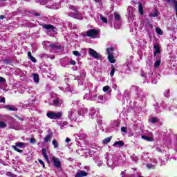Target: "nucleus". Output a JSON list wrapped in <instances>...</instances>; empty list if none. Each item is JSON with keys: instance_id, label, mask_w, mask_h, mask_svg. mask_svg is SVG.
I'll return each instance as SVG.
<instances>
[{"instance_id": "nucleus-12", "label": "nucleus", "mask_w": 177, "mask_h": 177, "mask_svg": "<svg viewBox=\"0 0 177 177\" xmlns=\"http://www.w3.org/2000/svg\"><path fill=\"white\" fill-rule=\"evenodd\" d=\"M157 159L153 158L150 160V162L147 165V168L148 169H155L156 167H157Z\"/></svg>"}, {"instance_id": "nucleus-44", "label": "nucleus", "mask_w": 177, "mask_h": 177, "mask_svg": "<svg viewBox=\"0 0 177 177\" xmlns=\"http://www.w3.org/2000/svg\"><path fill=\"white\" fill-rule=\"evenodd\" d=\"M160 64H161V61L160 59L157 60L155 63H154V68H157L158 67H160Z\"/></svg>"}, {"instance_id": "nucleus-18", "label": "nucleus", "mask_w": 177, "mask_h": 177, "mask_svg": "<svg viewBox=\"0 0 177 177\" xmlns=\"http://www.w3.org/2000/svg\"><path fill=\"white\" fill-rule=\"evenodd\" d=\"M77 112L79 113V115L80 117V119L82 120V118L84 117V115H85V114H86L88 113V109L83 107V108H80Z\"/></svg>"}, {"instance_id": "nucleus-64", "label": "nucleus", "mask_w": 177, "mask_h": 177, "mask_svg": "<svg viewBox=\"0 0 177 177\" xmlns=\"http://www.w3.org/2000/svg\"><path fill=\"white\" fill-rule=\"evenodd\" d=\"M158 80L157 79H154V80H153L152 81H151V82L153 83V84H157V82H158Z\"/></svg>"}, {"instance_id": "nucleus-59", "label": "nucleus", "mask_w": 177, "mask_h": 177, "mask_svg": "<svg viewBox=\"0 0 177 177\" xmlns=\"http://www.w3.org/2000/svg\"><path fill=\"white\" fill-rule=\"evenodd\" d=\"M0 103H5V97H0Z\"/></svg>"}, {"instance_id": "nucleus-50", "label": "nucleus", "mask_w": 177, "mask_h": 177, "mask_svg": "<svg viewBox=\"0 0 177 177\" xmlns=\"http://www.w3.org/2000/svg\"><path fill=\"white\" fill-rule=\"evenodd\" d=\"M113 127H118L120 125V122L115 120L112 123Z\"/></svg>"}, {"instance_id": "nucleus-46", "label": "nucleus", "mask_w": 177, "mask_h": 177, "mask_svg": "<svg viewBox=\"0 0 177 177\" xmlns=\"http://www.w3.org/2000/svg\"><path fill=\"white\" fill-rule=\"evenodd\" d=\"M85 72L84 71H80V80H84L85 78Z\"/></svg>"}, {"instance_id": "nucleus-30", "label": "nucleus", "mask_w": 177, "mask_h": 177, "mask_svg": "<svg viewBox=\"0 0 177 177\" xmlns=\"http://www.w3.org/2000/svg\"><path fill=\"white\" fill-rule=\"evenodd\" d=\"M122 177H135V175L131 174H127V170L121 172Z\"/></svg>"}, {"instance_id": "nucleus-25", "label": "nucleus", "mask_w": 177, "mask_h": 177, "mask_svg": "<svg viewBox=\"0 0 177 177\" xmlns=\"http://www.w3.org/2000/svg\"><path fill=\"white\" fill-rule=\"evenodd\" d=\"M16 147H19L20 149H25L27 146L26 142H17L15 143V145Z\"/></svg>"}, {"instance_id": "nucleus-9", "label": "nucleus", "mask_w": 177, "mask_h": 177, "mask_svg": "<svg viewBox=\"0 0 177 177\" xmlns=\"http://www.w3.org/2000/svg\"><path fill=\"white\" fill-rule=\"evenodd\" d=\"M114 19H115L114 28H115L116 30H118L120 29V27H121V16L120 15V14L115 12Z\"/></svg>"}, {"instance_id": "nucleus-34", "label": "nucleus", "mask_w": 177, "mask_h": 177, "mask_svg": "<svg viewBox=\"0 0 177 177\" xmlns=\"http://www.w3.org/2000/svg\"><path fill=\"white\" fill-rule=\"evenodd\" d=\"M33 80L38 84L39 82V75L37 73L33 74Z\"/></svg>"}, {"instance_id": "nucleus-61", "label": "nucleus", "mask_w": 177, "mask_h": 177, "mask_svg": "<svg viewBox=\"0 0 177 177\" xmlns=\"http://www.w3.org/2000/svg\"><path fill=\"white\" fill-rule=\"evenodd\" d=\"M155 110L157 113H161V111H160V106L155 107Z\"/></svg>"}, {"instance_id": "nucleus-14", "label": "nucleus", "mask_w": 177, "mask_h": 177, "mask_svg": "<svg viewBox=\"0 0 177 177\" xmlns=\"http://www.w3.org/2000/svg\"><path fill=\"white\" fill-rule=\"evenodd\" d=\"M51 160L55 168H60L62 167V162H60V159L56 158L55 156H53L51 158Z\"/></svg>"}, {"instance_id": "nucleus-13", "label": "nucleus", "mask_w": 177, "mask_h": 177, "mask_svg": "<svg viewBox=\"0 0 177 177\" xmlns=\"http://www.w3.org/2000/svg\"><path fill=\"white\" fill-rule=\"evenodd\" d=\"M49 46L52 53L59 52V50H62V46H60V45L56 44H51Z\"/></svg>"}, {"instance_id": "nucleus-51", "label": "nucleus", "mask_w": 177, "mask_h": 177, "mask_svg": "<svg viewBox=\"0 0 177 177\" xmlns=\"http://www.w3.org/2000/svg\"><path fill=\"white\" fill-rule=\"evenodd\" d=\"M73 54L75 56H77L78 57H80L81 56V53H80V52H78V51H73Z\"/></svg>"}, {"instance_id": "nucleus-22", "label": "nucleus", "mask_w": 177, "mask_h": 177, "mask_svg": "<svg viewBox=\"0 0 177 177\" xmlns=\"http://www.w3.org/2000/svg\"><path fill=\"white\" fill-rule=\"evenodd\" d=\"M63 104V100L57 98L53 100V106H55V107H60L62 104Z\"/></svg>"}, {"instance_id": "nucleus-40", "label": "nucleus", "mask_w": 177, "mask_h": 177, "mask_svg": "<svg viewBox=\"0 0 177 177\" xmlns=\"http://www.w3.org/2000/svg\"><path fill=\"white\" fill-rule=\"evenodd\" d=\"M6 127H8V123L4 121H0V128L5 129Z\"/></svg>"}, {"instance_id": "nucleus-26", "label": "nucleus", "mask_w": 177, "mask_h": 177, "mask_svg": "<svg viewBox=\"0 0 177 177\" xmlns=\"http://www.w3.org/2000/svg\"><path fill=\"white\" fill-rule=\"evenodd\" d=\"M124 141L121 140V141H117L115 142L113 144V147H122V146H124Z\"/></svg>"}, {"instance_id": "nucleus-7", "label": "nucleus", "mask_w": 177, "mask_h": 177, "mask_svg": "<svg viewBox=\"0 0 177 177\" xmlns=\"http://www.w3.org/2000/svg\"><path fill=\"white\" fill-rule=\"evenodd\" d=\"M133 12H135V8L133 7H129L127 9V18L128 21L130 23H132L133 20L135 19V14H133Z\"/></svg>"}, {"instance_id": "nucleus-45", "label": "nucleus", "mask_w": 177, "mask_h": 177, "mask_svg": "<svg viewBox=\"0 0 177 177\" xmlns=\"http://www.w3.org/2000/svg\"><path fill=\"white\" fill-rule=\"evenodd\" d=\"M12 147L14 150H15V151H17L18 153H23V150L17 148V147L13 145Z\"/></svg>"}, {"instance_id": "nucleus-2", "label": "nucleus", "mask_w": 177, "mask_h": 177, "mask_svg": "<svg viewBox=\"0 0 177 177\" xmlns=\"http://www.w3.org/2000/svg\"><path fill=\"white\" fill-rule=\"evenodd\" d=\"M68 117L71 121H77V122H80V121H81V116H80L78 111L74 109H71L68 111Z\"/></svg>"}, {"instance_id": "nucleus-38", "label": "nucleus", "mask_w": 177, "mask_h": 177, "mask_svg": "<svg viewBox=\"0 0 177 177\" xmlns=\"http://www.w3.org/2000/svg\"><path fill=\"white\" fill-rule=\"evenodd\" d=\"M142 139H144V140H147V142H152L153 138L151 137H149L147 136H142Z\"/></svg>"}, {"instance_id": "nucleus-39", "label": "nucleus", "mask_w": 177, "mask_h": 177, "mask_svg": "<svg viewBox=\"0 0 177 177\" xmlns=\"http://www.w3.org/2000/svg\"><path fill=\"white\" fill-rule=\"evenodd\" d=\"M108 59L110 63H115V59H114V56H113V55H108Z\"/></svg>"}, {"instance_id": "nucleus-54", "label": "nucleus", "mask_w": 177, "mask_h": 177, "mask_svg": "<svg viewBox=\"0 0 177 177\" xmlns=\"http://www.w3.org/2000/svg\"><path fill=\"white\" fill-rule=\"evenodd\" d=\"M5 82H6V80L2 77H0V84H5Z\"/></svg>"}, {"instance_id": "nucleus-11", "label": "nucleus", "mask_w": 177, "mask_h": 177, "mask_svg": "<svg viewBox=\"0 0 177 177\" xmlns=\"http://www.w3.org/2000/svg\"><path fill=\"white\" fill-rule=\"evenodd\" d=\"M87 37L93 38V39H95V38H97V37H99V30L96 29L88 30L87 31Z\"/></svg>"}, {"instance_id": "nucleus-37", "label": "nucleus", "mask_w": 177, "mask_h": 177, "mask_svg": "<svg viewBox=\"0 0 177 177\" xmlns=\"http://www.w3.org/2000/svg\"><path fill=\"white\" fill-rule=\"evenodd\" d=\"M113 52H114V48L113 47H109L106 48V53H108V56L110 55H113Z\"/></svg>"}, {"instance_id": "nucleus-57", "label": "nucleus", "mask_w": 177, "mask_h": 177, "mask_svg": "<svg viewBox=\"0 0 177 177\" xmlns=\"http://www.w3.org/2000/svg\"><path fill=\"white\" fill-rule=\"evenodd\" d=\"M38 161H39V164H41V165H42V167L44 168H45V163L43 162V160L41 159H39Z\"/></svg>"}, {"instance_id": "nucleus-41", "label": "nucleus", "mask_w": 177, "mask_h": 177, "mask_svg": "<svg viewBox=\"0 0 177 177\" xmlns=\"http://www.w3.org/2000/svg\"><path fill=\"white\" fill-rule=\"evenodd\" d=\"M138 10H139V13L142 15H143L144 12H143V6L142 5V3H140L138 5Z\"/></svg>"}, {"instance_id": "nucleus-42", "label": "nucleus", "mask_w": 177, "mask_h": 177, "mask_svg": "<svg viewBox=\"0 0 177 177\" xmlns=\"http://www.w3.org/2000/svg\"><path fill=\"white\" fill-rule=\"evenodd\" d=\"M52 144L53 146H54V149H57V147H59V142H57V140H53Z\"/></svg>"}, {"instance_id": "nucleus-8", "label": "nucleus", "mask_w": 177, "mask_h": 177, "mask_svg": "<svg viewBox=\"0 0 177 177\" xmlns=\"http://www.w3.org/2000/svg\"><path fill=\"white\" fill-rule=\"evenodd\" d=\"M99 111L100 109L99 108H95L92 107L90 109V112H89V117L91 118V120H95V118H97L99 117Z\"/></svg>"}, {"instance_id": "nucleus-43", "label": "nucleus", "mask_w": 177, "mask_h": 177, "mask_svg": "<svg viewBox=\"0 0 177 177\" xmlns=\"http://www.w3.org/2000/svg\"><path fill=\"white\" fill-rule=\"evenodd\" d=\"M100 19L102 21V23H105L107 24V18L103 17L102 15H100Z\"/></svg>"}, {"instance_id": "nucleus-63", "label": "nucleus", "mask_w": 177, "mask_h": 177, "mask_svg": "<svg viewBox=\"0 0 177 177\" xmlns=\"http://www.w3.org/2000/svg\"><path fill=\"white\" fill-rule=\"evenodd\" d=\"M70 64H71L72 66H75V64H76V62H75V61H74V60H71V61L70 62Z\"/></svg>"}, {"instance_id": "nucleus-31", "label": "nucleus", "mask_w": 177, "mask_h": 177, "mask_svg": "<svg viewBox=\"0 0 177 177\" xmlns=\"http://www.w3.org/2000/svg\"><path fill=\"white\" fill-rule=\"evenodd\" d=\"M158 121H160V120L158 118L152 117L149 119V122H151V124H156V122H158Z\"/></svg>"}, {"instance_id": "nucleus-17", "label": "nucleus", "mask_w": 177, "mask_h": 177, "mask_svg": "<svg viewBox=\"0 0 177 177\" xmlns=\"http://www.w3.org/2000/svg\"><path fill=\"white\" fill-rule=\"evenodd\" d=\"M94 102H97V103H104V102H106V97L103 95H98L95 94Z\"/></svg>"}, {"instance_id": "nucleus-23", "label": "nucleus", "mask_w": 177, "mask_h": 177, "mask_svg": "<svg viewBox=\"0 0 177 177\" xmlns=\"http://www.w3.org/2000/svg\"><path fill=\"white\" fill-rule=\"evenodd\" d=\"M137 96L139 100H141L142 102L146 100V93H145L143 91L138 93Z\"/></svg>"}, {"instance_id": "nucleus-35", "label": "nucleus", "mask_w": 177, "mask_h": 177, "mask_svg": "<svg viewBox=\"0 0 177 177\" xmlns=\"http://www.w3.org/2000/svg\"><path fill=\"white\" fill-rule=\"evenodd\" d=\"M50 139H52V134H48L44 138V143H48V142H50Z\"/></svg>"}, {"instance_id": "nucleus-60", "label": "nucleus", "mask_w": 177, "mask_h": 177, "mask_svg": "<svg viewBox=\"0 0 177 177\" xmlns=\"http://www.w3.org/2000/svg\"><path fill=\"white\" fill-rule=\"evenodd\" d=\"M81 35H82V37H88V32H82Z\"/></svg>"}, {"instance_id": "nucleus-58", "label": "nucleus", "mask_w": 177, "mask_h": 177, "mask_svg": "<svg viewBox=\"0 0 177 177\" xmlns=\"http://www.w3.org/2000/svg\"><path fill=\"white\" fill-rule=\"evenodd\" d=\"M121 131L122 132H124V133H127V132H128V130L126 129V127H124L121 128Z\"/></svg>"}, {"instance_id": "nucleus-24", "label": "nucleus", "mask_w": 177, "mask_h": 177, "mask_svg": "<svg viewBox=\"0 0 177 177\" xmlns=\"http://www.w3.org/2000/svg\"><path fill=\"white\" fill-rule=\"evenodd\" d=\"M84 176H88V173L85 171H79L77 173H76L75 177H84Z\"/></svg>"}, {"instance_id": "nucleus-10", "label": "nucleus", "mask_w": 177, "mask_h": 177, "mask_svg": "<svg viewBox=\"0 0 177 177\" xmlns=\"http://www.w3.org/2000/svg\"><path fill=\"white\" fill-rule=\"evenodd\" d=\"M88 55L91 56V57L96 59V60H100V59H102V55L97 53V52L93 48H88Z\"/></svg>"}, {"instance_id": "nucleus-55", "label": "nucleus", "mask_w": 177, "mask_h": 177, "mask_svg": "<svg viewBox=\"0 0 177 177\" xmlns=\"http://www.w3.org/2000/svg\"><path fill=\"white\" fill-rule=\"evenodd\" d=\"M30 142L32 143V144L37 143V140H35V138H32L30 140Z\"/></svg>"}, {"instance_id": "nucleus-29", "label": "nucleus", "mask_w": 177, "mask_h": 177, "mask_svg": "<svg viewBox=\"0 0 177 177\" xmlns=\"http://www.w3.org/2000/svg\"><path fill=\"white\" fill-rule=\"evenodd\" d=\"M6 109L10 111H17V107L13 105H7L6 106Z\"/></svg>"}, {"instance_id": "nucleus-56", "label": "nucleus", "mask_w": 177, "mask_h": 177, "mask_svg": "<svg viewBox=\"0 0 177 177\" xmlns=\"http://www.w3.org/2000/svg\"><path fill=\"white\" fill-rule=\"evenodd\" d=\"M30 60H31V62H32L33 63H37V59H35V57H30Z\"/></svg>"}, {"instance_id": "nucleus-5", "label": "nucleus", "mask_w": 177, "mask_h": 177, "mask_svg": "<svg viewBox=\"0 0 177 177\" xmlns=\"http://www.w3.org/2000/svg\"><path fill=\"white\" fill-rule=\"evenodd\" d=\"M115 156V165H121V164H125L127 162V157L123 153H120Z\"/></svg>"}, {"instance_id": "nucleus-27", "label": "nucleus", "mask_w": 177, "mask_h": 177, "mask_svg": "<svg viewBox=\"0 0 177 177\" xmlns=\"http://www.w3.org/2000/svg\"><path fill=\"white\" fill-rule=\"evenodd\" d=\"M153 48L155 49L154 56H157V55H159L160 53V45L158 44H154Z\"/></svg>"}, {"instance_id": "nucleus-49", "label": "nucleus", "mask_w": 177, "mask_h": 177, "mask_svg": "<svg viewBox=\"0 0 177 177\" xmlns=\"http://www.w3.org/2000/svg\"><path fill=\"white\" fill-rule=\"evenodd\" d=\"M114 73H115V68L112 66V69H111V73H110L111 77H114Z\"/></svg>"}, {"instance_id": "nucleus-33", "label": "nucleus", "mask_w": 177, "mask_h": 177, "mask_svg": "<svg viewBox=\"0 0 177 177\" xmlns=\"http://www.w3.org/2000/svg\"><path fill=\"white\" fill-rule=\"evenodd\" d=\"M149 16L151 17H157V16H158V10H155L154 11L150 12Z\"/></svg>"}, {"instance_id": "nucleus-28", "label": "nucleus", "mask_w": 177, "mask_h": 177, "mask_svg": "<svg viewBox=\"0 0 177 177\" xmlns=\"http://www.w3.org/2000/svg\"><path fill=\"white\" fill-rule=\"evenodd\" d=\"M42 155L44 159L46 160V161H47V162H49V157H48V153H46V149L45 148L42 149Z\"/></svg>"}, {"instance_id": "nucleus-16", "label": "nucleus", "mask_w": 177, "mask_h": 177, "mask_svg": "<svg viewBox=\"0 0 177 177\" xmlns=\"http://www.w3.org/2000/svg\"><path fill=\"white\" fill-rule=\"evenodd\" d=\"M141 77H145L147 80H153V71L149 72L147 74L145 73L143 71H141Z\"/></svg>"}, {"instance_id": "nucleus-47", "label": "nucleus", "mask_w": 177, "mask_h": 177, "mask_svg": "<svg viewBox=\"0 0 177 177\" xmlns=\"http://www.w3.org/2000/svg\"><path fill=\"white\" fill-rule=\"evenodd\" d=\"M103 91H104V92H110L111 91V89H110V86H105L103 87Z\"/></svg>"}, {"instance_id": "nucleus-6", "label": "nucleus", "mask_w": 177, "mask_h": 177, "mask_svg": "<svg viewBox=\"0 0 177 177\" xmlns=\"http://www.w3.org/2000/svg\"><path fill=\"white\" fill-rule=\"evenodd\" d=\"M46 115L48 118H50V120H60V118H62V115H63V113L61 111H50L46 113Z\"/></svg>"}, {"instance_id": "nucleus-3", "label": "nucleus", "mask_w": 177, "mask_h": 177, "mask_svg": "<svg viewBox=\"0 0 177 177\" xmlns=\"http://www.w3.org/2000/svg\"><path fill=\"white\" fill-rule=\"evenodd\" d=\"M105 159L106 160V164L109 168H114L115 165V155H110L109 153H106L104 155Z\"/></svg>"}, {"instance_id": "nucleus-15", "label": "nucleus", "mask_w": 177, "mask_h": 177, "mask_svg": "<svg viewBox=\"0 0 177 177\" xmlns=\"http://www.w3.org/2000/svg\"><path fill=\"white\" fill-rule=\"evenodd\" d=\"M95 95L96 94H94L93 93H91V91H89L88 93H86L84 95V99H85L86 100H91L92 102H95Z\"/></svg>"}, {"instance_id": "nucleus-48", "label": "nucleus", "mask_w": 177, "mask_h": 177, "mask_svg": "<svg viewBox=\"0 0 177 177\" xmlns=\"http://www.w3.org/2000/svg\"><path fill=\"white\" fill-rule=\"evenodd\" d=\"M156 32L157 34H158L159 35H162V30L160 28H156Z\"/></svg>"}, {"instance_id": "nucleus-62", "label": "nucleus", "mask_w": 177, "mask_h": 177, "mask_svg": "<svg viewBox=\"0 0 177 177\" xmlns=\"http://www.w3.org/2000/svg\"><path fill=\"white\" fill-rule=\"evenodd\" d=\"M156 151H158V153H162V149L160 147H156Z\"/></svg>"}, {"instance_id": "nucleus-36", "label": "nucleus", "mask_w": 177, "mask_h": 177, "mask_svg": "<svg viewBox=\"0 0 177 177\" xmlns=\"http://www.w3.org/2000/svg\"><path fill=\"white\" fill-rule=\"evenodd\" d=\"M169 160V155H167L165 157V160H161L160 167H162V165H165V162Z\"/></svg>"}, {"instance_id": "nucleus-53", "label": "nucleus", "mask_w": 177, "mask_h": 177, "mask_svg": "<svg viewBox=\"0 0 177 177\" xmlns=\"http://www.w3.org/2000/svg\"><path fill=\"white\" fill-rule=\"evenodd\" d=\"M68 122H63L62 124H61V129H63V127L66 125H68Z\"/></svg>"}, {"instance_id": "nucleus-19", "label": "nucleus", "mask_w": 177, "mask_h": 177, "mask_svg": "<svg viewBox=\"0 0 177 177\" xmlns=\"http://www.w3.org/2000/svg\"><path fill=\"white\" fill-rule=\"evenodd\" d=\"M43 28H45V30H48L49 31H53V32H55L57 31V29L55 27L53 26V25L50 24H44L42 26Z\"/></svg>"}, {"instance_id": "nucleus-21", "label": "nucleus", "mask_w": 177, "mask_h": 177, "mask_svg": "<svg viewBox=\"0 0 177 177\" xmlns=\"http://www.w3.org/2000/svg\"><path fill=\"white\" fill-rule=\"evenodd\" d=\"M59 89H62V91H64V92H74V87L66 84V86L64 87H59Z\"/></svg>"}, {"instance_id": "nucleus-32", "label": "nucleus", "mask_w": 177, "mask_h": 177, "mask_svg": "<svg viewBox=\"0 0 177 177\" xmlns=\"http://www.w3.org/2000/svg\"><path fill=\"white\" fill-rule=\"evenodd\" d=\"M112 138H113V137H111V136L106 138L105 139H104V140H102V143H103L104 145H108V143H110V142H111Z\"/></svg>"}, {"instance_id": "nucleus-4", "label": "nucleus", "mask_w": 177, "mask_h": 177, "mask_svg": "<svg viewBox=\"0 0 177 177\" xmlns=\"http://www.w3.org/2000/svg\"><path fill=\"white\" fill-rule=\"evenodd\" d=\"M77 136L79 138L75 139L76 145L79 147H82V144L86 140L88 136L85 133L80 131L77 133Z\"/></svg>"}, {"instance_id": "nucleus-1", "label": "nucleus", "mask_w": 177, "mask_h": 177, "mask_svg": "<svg viewBox=\"0 0 177 177\" xmlns=\"http://www.w3.org/2000/svg\"><path fill=\"white\" fill-rule=\"evenodd\" d=\"M69 9L73 10V12H69L68 15L70 17H73V19H77V20H82L83 16L80 11H78V8L74 6H70Z\"/></svg>"}, {"instance_id": "nucleus-20", "label": "nucleus", "mask_w": 177, "mask_h": 177, "mask_svg": "<svg viewBox=\"0 0 177 177\" xmlns=\"http://www.w3.org/2000/svg\"><path fill=\"white\" fill-rule=\"evenodd\" d=\"M145 30L148 32L149 35H151V32H153V25L150 23H147L145 24Z\"/></svg>"}, {"instance_id": "nucleus-52", "label": "nucleus", "mask_w": 177, "mask_h": 177, "mask_svg": "<svg viewBox=\"0 0 177 177\" xmlns=\"http://www.w3.org/2000/svg\"><path fill=\"white\" fill-rule=\"evenodd\" d=\"M164 95H165L166 97H169V90L165 91V93H164Z\"/></svg>"}]
</instances>
